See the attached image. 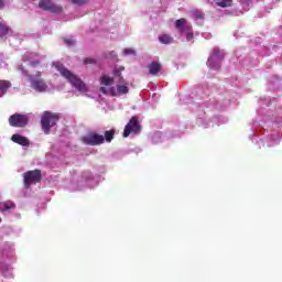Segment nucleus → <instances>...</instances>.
<instances>
[{"instance_id": "obj_29", "label": "nucleus", "mask_w": 282, "mask_h": 282, "mask_svg": "<svg viewBox=\"0 0 282 282\" xmlns=\"http://www.w3.org/2000/svg\"><path fill=\"white\" fill-rule=\"evenodd\" d=\"M193 39H194L193 32H187L186 41H193Z\"/></svg>"}, {"instance_id": "obj_21", "label": "nucleus", "mask_w": 282, "mask_h": 282, "mask_svg": "<svg viewBox=\"0 0 282 282\" xmlns=\"http://www.w3.org/2000/svg\"><path fill=\"white\" fill-rule=\"evenodd\" d=\"M113 83V78L112 77H109L107 75H104L101 78H100V84L101 85H105L106 87H109V85H111Z\"/></svg>"}, {"instance_id": "obj_13", "label": "nucleus", "mask_w": 282, "mask_h": 282, "mask_svg": "<svg viewBox=\"0 0 282 282\" xmlns=\"http://www.w3.org/2000/svg\"><path fill=\"white\" fill-rule=\"evenodd\" d=\"M12 87V84L9 80H0V98L8 94V89Z\"/></svg>"}, {"instance_id": "obj_9", "label": "nucleus", "mask_w": 282, "mask_h": 282, "mask_svg": "<svg viewBox=\"0 0 282 282\" xmlns=\"http://www.w3.org/2000/svg\"><path fill=\"white\" fill-rule=\"evenodd\" d=\"M140 129L141 127L138 117L133 116L124 127L123 138H129L130 133H140Z\"/></svg>"}, {"instance_id": "obj_11", "label": "nucleus", "mask_w": 282, "mask_h": 282, "mask_svg": "<svg viewBox=\"0 0 282 282\" xmlns=\"http://www.w3.org/2000/svg\"><path fill=\"white\" fill-rule=\"evenodd\" d=\"M149 74L151 76H158L162 72V64L160 62H152L148 65Z\"/></svg>"}, {"instance_id": "obj_14", "label": "nucleus", "mask_w": 282, "mask_h": 282, "mask_svg": "<svg viewBox=\"0 0 282 282\" xmlns=\"http://www.w3.org/2000/svg\"><path fill=\"white\" fill-rule=\"evenodd\" d=\"M14 208H17V205L13 202L6 200L0 203V210L2 213H6V210H12Z\"/></svg>"}, {"instance_id": "obj_19", "label": "nucleus", "mask_w": 282, "mask_h": 282, "mask_svg": "<svg viewBox=\"0 0 282 282\" xmlns=\"http://www.w3.org/2000/svg\"><path fill=\"white\" fill-rule=\"evenodd\" d=\"M160 43H163V45H171L173 43V37L169 34H163L159 36Z\"/></svg>"}, {"instance_id": "obj_25", "label": "nucleus", "mask_w": 282, "mask_h": 282, "mask_svg": "<svg viewBox=\"0 0 282 282\" xmlns=\"http://www.w3.org/2000/svg\"><path fill=\"white\" fill-rule=\"evenodd\" d=\"M194 17L195 19L200 20V19H204V13L200 11H195Z\"/></svg>"}, {"instance_id": "obj_15", "label": "nucleus", "mask_w": 282, "mask_h": 282, "mask_svg": "<svg viewBox=\"0 0 282 282\" xmlns=\"http://www.w3.org/2000/svg\"><path fill=\"white\" fill-rule=\"evenodd\" d=\"M12 32V29L8 26L6 23L0 22V39H3V36H8Z\"/></svg>"}, {"instance_id": "obj_27", "label": "nucleus", "mask_w": 282, "mask_h": 282, "mask_svg": "<svg viewBox=\"0 0 282 282\" xmlns=\"http://www.w3.org/2000/svg\"><path fill=\"white\" fill-rule=\"evenodd\" d=\"M109 94L112 95V96H119L118 95V89H116V87L109 88Z\"/></svg>"}, {"instance_id": "obj_22", "label": "nucleus", "mask_w": 282, "mask_h": 282, "mask_svg": "<svg viewBox=\"0 0 282 282\" xmlns=\"http://www.w3.org/2000/svg\"><path fill=\"white\" fill-rule=\"evenodd\" d=\"M96 64V58H93V57H86L84 59V65H94Z\"/></svg>"}, {"instance_id": "obj_3", "label": "nucleus", "mask_w": 282, "mask_h": 282, "mask_svg": "<svg viewBox=\"0 0 282 282\" xmlns=\"http://www.w3.org/2000/svg\"><path fill=\"white\" fill-rule=\"evenodd\" d=\"M80 141L87 147H100V144H105V135L97 132H89L82 137Z\"/></svg>"}, {"instance_id": "obj_30", "label": "nucleus", "mask_w": 282, "mask_h": 282, "mask_svg": "<svg viewBox=\"0 0 282 282\" xmlns=\"http://www.w3.org/2000/svg\"><path fill=\"white\" fill-rule=\"evenodd\" d=\"M109 57L110 58H118V55L116 54V52L112 51V52L109 53Z\"/></svg>"}, {"instance_id": "obj_18", "label": "nucleus", "mask_w": 282, "mask_h": 282, "mask_svg": "<svg viewBox=\"0 0 282 282\" xmlns=\"http://www.w3.org/2000/svg\"><path fill=\"white\" fill-rule=\"evenodd\" d=\"M129 83H124V85H117V94L118 96H124V94H129Z\"/></svg>"}, {"instance_id": "obj_10", "label": "nucleus", "mask_w": 282, "mask_h": 282, "mask_svg": "<svg viewBox=\"0 0 282 282\" xmlns=\"http://www.w3.org/2000/svg\"><path fill=\"white\" fill-rule=\"evenodd\" d=\"M12 142H14L15 144H20L21 147H30V140H28L26 137H23L21 134H13L11 137Z\"/></svg>"}, {"instance_id": "obj_6", "label": "nucleus", "mask_w": 282, "mask_h": 282, "mask_svg": "<svg viewBox=\"0 0 282 282\" xmlns=\"http://www.w3.org/2000/svg\"><path fill=\"white\" fill-rule=\"evenodd\" d=\"M28 122H30V117L26 115L14 113L9 117L10 127L23 129V127H28Z\"/></svg>"}, {"instance_id": "obj_2", "label": "nucleus", "mask_w": 282, "mask_h": 282, "mask_svg": "<svg viewBox=\"0 0 282 282\" xmlns=\"http://www.w3.org/2000/svg\"><path fill=\"white\" fill-rule=\"evenodd\" d=\"M61 120V115L52 111H44L41 118L42 130L46 135H50L52 127Z\"/></svg>"}, {"instance_id": "obj_12", "label": "nucleus", "mask_w": 282, "mask_h": 282, "mask_svg": "<svg viewBox=\"0 0 282 282\" xmlns=\"http://www.w3.org/2000/svg\"><path fill=\"white\" fill-rule=\"evenodd\" d=\"M185 25V26H184ZM175 28L176 30H178L180 32H188L192 30L191 25H186V19L181 18L178 20L175 21Z\"/></svg>"}, {"instance_id": "obj_26", "label": "nucleus", "mask_w": 282, "mask_h": 282, "mask_svg": "<svg viewBox=\"0 0 282 282\" xmlns=\"http://www.w3.org/2000/svg\"><path fill=\"white\" fill-rule=\"evenodd\" d=\"M30 65H31V67H39V65H41V61H39V59L32 61V62H30Z\"/></svg>"}, {"instance_id": "obj_33", "label": "nucleus", "mask_w": 282, "mask_h": 282, "mask_svg": "<svg viewBox=\"0 0 282 282\" xmlns=\"http://www.w3.org/2000/svg\"><path fill=\"white\" fill-rule=\"evenodd\" d=\"M240 1H243V0H240Z\"/></svg>"}, {"instance_id": "obj_31", "label": "nucleus", "mask_w": 282, "mask_h": 282, "mask_svg": "<svg viewBox=\"0 0 282 282\" xmlns=\"http://www.w3.org/2000/svg\"><path fill=\"white\" fill-rule=\"evenodd\" d=\"M100 91H101V94H107V88L100 87Z\"/></svg>"}, {"instance_id": "obj_5", "label": "nucleus", "mask_w": 282, "mask_h": 282, "mask_svg": "<svg viewBox=\"0 0 282 282\" xmlns=\"http://www.w3.org/2000/svg\"><path fill=\"white\" fill-rule=\"evenodd\" d=\"M28 78L31 83L32 89L39 93L47 91V84H45V80L41 78V72H37L35 76L28 75ZM39 78V79H36Z\"/></svg>"}, {"instance_id": "obj_23", "label": "nucleus", "mask_w": 282, "mask_h": 282, "mask_svg": "<svg viewBox=\"0 0 282 282\" xmlns=\"http://www.w3.org/2000/svg\"><path fill=\"white\" fill-rule=\"evenodd\" d=\"M70 1L75 6H85V3H87V0H70Z\"/></svg>"}, {"instance_id": "obj_16", "label": "nucleus", "mask_w": 282, "mask_h": 282, "mask_svg": "<svg viewBox=\"0 0 282 282\" xmlns=\"http://www.w3.org/2000/svg\"><path fill=\"white\" fill-rule=\"evenodd\" d=\"M122 72H124V66L115 67L113 76L119 78V83H124V77H122Z\"/></svg>"}, {"instance_id": "obj_20", "label": "nucleus", "mask_w": 282, "mask_h": 282, "mask_svg": "<svg viewBox=\"0 0 282 282\" xmlns=\"http://www.w3.org/2000/svg\"><path fill=\"white\" fill-rule=\"evenodd\" d=\"M215 1L218 8H230V6H232V0H215Z\"/></svg>"}, {"instance_id": "obj_7", "label": "nucleus", "mask_w": 282, "mask_h": 282, "mask_svg": "<svg viewBox=\"0 0 282 282\" xmlns=\"http://www.w3.org/2000/svg\"><path fill=\"white\" fill-rule=\"evenodd\" d=\"M43 180V175L41 174L40 170H33L24 173V186L25 188H30L32 184H37Z\"/></svg>"}, {"instance_id": "obj_24", "label": "nucleus", "mask_w": 282, "mask_h": 282, "mask_svg": "<svg viewBox=\"0 0 282 282\" xmlns=\"http://www.w3.org/2000/svg\"><path fill=\"white\" fill-rule=\"evenodd\" d=\"M123 54L124 56H129L131 54H135V51L133 48H124Z\"/></svg>"}, {"instance_id": "obj_28", "label": "nucleus", "mask_w": 282, "mask_h": 282, "mask_svg": "<svg viewBox=\"0 0 282 282\" xmlns=\"http://www.w3.org/2000/svg\"><path fill=\"white\" fill-rule=\"evenodd\" d=\"M64 42L66 43V45H76V42L74 40H70V39H65Z\"/></svg>"}, {"instance_id": "obj_17", "label": "nucleus", "mask_w": 282, "mask_h": 282, "mask_svg": "<svg viewBox=\"0 0 282 282\" xmlns=\"http://www.w3.org/2000/svg\"><path fill=\"white\" fill-rule=\"evenodd\" d=\"M113 138H116V130L111 129V130H107L104 133V142H111L113 140Z\"/></svg>"}, {"instance_id": "obj_32", "label": "nucleus", "mask_w": 282, "mask_h": 282, "mask_svg": "<svg viewBox=\"0 0 282 282\" xmlns=\"http://www.w3.org/2000/svg\"><path fill=\"white\" fill-rule=\"evenodd\" d=\"M6 6V3L3 2V0H0V10Z\"/></svg>"}, {"instance_id": "obj_4", "label": "nucleus", "mask_w": 282, "mask_h": 282, "mask_svg": "<svg viewBox=\"0 0 282 282\" xmlns=\"http://www.w3.org/2000/svg\"><path fill=\"white\" fill-rule=\"evenodd\" d=\"M224 51L219 48H214L212 55L209 56L207 64L212 69H219L221 67V62L224 61Z\"/></svg>"}, {"instance_id": "obj_1", "label": "nucleus", "mask_w": 282, "mask_h": 282, "mask_svg": "<svg viewBox=\"0 0 282 282\" xmlns=\"http://www.w3.org/2000/svg\"><path fill=\"white\" fill-rule=\"evenodd\" d=\"M57 69L59 70V74L75 87L78 91H86L87 88L85 86V83L80 80L76 75H74L69 69H67L65 66L59 65L57 66Z\"/></svg>"}, {"instance_id": "obj_8", "label": "nucleus", "mask_w": 282, "mask_h": 282, "mask_svg": "<svg viewBox=\"0 0 282 282\" xmlns=\"http://www.w3.org/2000/svg\"><path fill=\"white\" fill-rule=\"evenodd\" d=\"M39 9L45 12H52L53 14H61L63 12V7L54 3L52 0H41L39 2Z\"/></svg>"}]
</instances>
